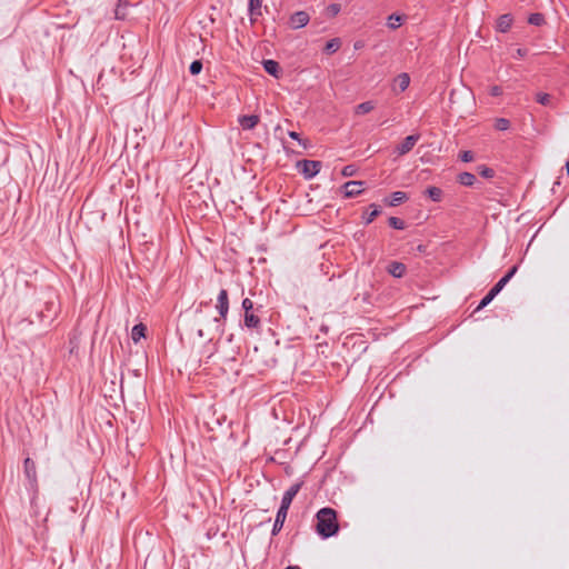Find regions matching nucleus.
Instances as JSON below:
<instances>
[{
	"label": "nucleus",
	"mask_w": 569,
	"mask_h": 569,
	"mask_svg": "<svg viewBox=\"0 0 569 569\" xmlns=\"http://www.w3.org/2000/svg\"><path fill=\"white\" fill-rule=\"evenodd\" d=\"M316 530L322 538H329L335 536L339 530V523L337 520V512L331 508H322L317 515Z\"/></svg>",
	"instance_id": "nucleus-1"
},
{
	"label": "nucleus",
	"mask_w": 569,
	"mask_h": 569,
	"mask_svg": "<svg viewBox=\"0 0 569 569\" xmlns=\"http://www.w3.org/2000/svg\"><path fill=\"white\" fill-rule=\"evenodd\" d=\"M301 488V483H295L292 485L283 495L280 508L278 509L276 520L272 528V536H276L280 532V530L283 527V523L287 519L288 510L290 508V505L293 500V498L297 496Z\"/></svg>",
	"instance_id": "nucleus-2"
},
{
	"label": "nucleus",
	"mask_w": 569,
	"mask_h": 569,
	"mask_svg": "<svg viewBox=\"0 0 569 569\" xmlns=\"http://www.w3.org/2000/svg\"><path fill=\"white\" fill-rule=\"evenodd\" d=\"M261 308L262 306L254 308L252 300H250L249 298H244L242 300V309L244 311L243 325L246 328L251 330L261 329V319L258 315Z\"/></svg>",
	"instance_id": "nucleus-3"
},
{
	"label": "nucleus",
	"mask_w": 569,
	"mask_h": 569,
	"mask_svg": "<svg viewBox=\"0 0 569 569\" xmlns=\"http://www.w3.org/2000/svg\"><path fill=\"white\" fill-rule=\"evenodd\" d=\"M322 167L321 161L317 160H300L297 162V168L305 176L306 179H311L319 173Z\"/></svg>",
	"instance_id": "nucleus-4"
},
{
	"label": "nucleus",
	"mask_w": 569,
	"mask_h": 569,
	"mask_svg": "<svg viewBox=\"0 0 569 569\" xmlns=\"http://www.w3.org/2000/svg\"><path fill=\"white\" fill-rule=\"evenodd\" d=\"M216 309L219 313V317H214L213 322L218 323L220 319L226 320L229 312V296L226 289H221L217 297Z\"/></svg>",
	"instance_id": "nucleus-5"
},
{
	"label": "nucleus",
	"mask_w": 569,
	"mask_h": 569,
	"mask_svg": "<svg viewBox=\"0 0 569 569\" xmlns=\"http://www.w3.org/2000/svg\"><path fill=\"white\" fill-rule=\"evenodd\" d=\"M58 308L53 301H46L44 309H41L38 313V320L44 323H52L53 319L57 317Z\"/></svg>",
	"instance_id": "nucleus-6"
},
{
	"label": "nucleus",
	"mask_w": 569,
	"mask_h": 569,
	"mask_svg": "<svg viewBox=\"0 0 569 569\" xmlns=\"http://www.w3.org/2000/svg\"><path fill=\"white\" fill-rule=\"evenodd\" d=\"M419 139H420L419 133L410 134V136L406 137L403 139V141L396 147L395 152L398 156L407 154L408 152H410L413 149L415 144L419 141Z\"/></svg>",
	"instance_id": "nucleus-7"
},
{
	"label": "nucleus",
	"mask_w": 569,
	"mask_h": 569,
	"mask_svg": "<svg viewBox=\"0 0 569 569\" xmlns=\"http://www.w3.org/2000/svg\"><path fill=\"white\" fill-rule=\"evenodd\" d=\"M363 181H348L343 184V194L346 198H353L362 192Z\"/></svg>",
	"instance_id": "nucleus-8"
},
{
	"label": "nucleus",
	"mask_w": 569,
	"mask_h": 569,
	"mask_svg": "<svg viewBox=\"0 0 569 569\" xmlns=\"http://www.w3.org/2000/svg\"><path fill=\"white\" fill-rule=\"evenodd\" d=\"M310 17L306 11H297L290 17V26L293 29H300L307 26Z\"/></svg>",
	"instance_id": "nucleus-9"
},
{
	"label": "nucleus",
	"mask_w": 569,
	"mask_h": 569,
	"mask_svg": "<svg viewBox=\"0 0 569 569\" xmlns=\"http://www.w3.org/2000/svg\"><path fill=\"white\" fill-rule=\"evenodd\" d=\"M263 69L267 73L274 77L276 79H279L282 74V70L280 64L272 59H267L262 61Z\"/></svg>",
	"instance_id": "nucleus-10"
},
{
	"label": "nucleus",
	"mask_w": 569,
	"mask_h": 569,
	"mask_svg": "<svg viewBox=\"0 0 569 569\" xmlns=\"http://www.w3.org/2000/svg\"><path fill=\"white\" fill-rule=\"evenodd\" d=\"M239 124L243 130H252L260 121V117L258 114H249V116H240Z\"/></svg>",
	"instance_id": "nucleus-11"
},
{
	"label": "nucleus",
	"mask_w": 569,
	"mask_h": 569,
	"mask_svg": "<svg viewBox=\"0 0 569 569\" xmlns=\"http://www.w3.org/2000/svg\"><path fill=\"white\" fill-rule=\"evenodd\" d=\"M262 1L263 0H249L248 11H249L250 20L252 23H254L257 21L258 17H260L262 14V12H261Z\"/></svg>",
	"instance_id": "nucleus-12"
},
{
	"label": "nucleus",
	"mask_w": 569,
	"mask_h": 569,
	"mask_svg": "<svg viewBox=\"0 0 569 569\" xmlns=\"http://www.w3.org/2000/svg\"><path fill=\"white\" fill-rule=\"evenodd\" d=\"M387 271L395 278H401L405 276L407 267L402 262L391 261L387 267Z\"/></svg>",
	"instance_id": "nucleus-13"
},
{
	"label": "nucleus",
	"mask_w": 569,
	"mask_h": 569,
	"mask_svg": "<svg viewBox=\"0 0 569 569\" xmlns=\"http://www.w3.org/2000/svg\"><path fill=\"white\" fill-rule=\"evenodd\" d=\"M512 22H513V19L511 17V14H509V13L502 14L497 20L496 29H497V31L505 33V32L509 31V29L512 26Z\"/></svg>",
	"instance_id": "nucleus-14"
},
{
	"label": "nucleus",
	"mask_w": 569,
	"mask_h": 569,
	"mask_svg": "<svg viewBox=\"0 0 569 569\" xmlns=\"http://www.w3.org/2000/svg\"><path fill=\"white\" fill-rule=\"evenodd\" d=\"M369 209H371L370 212L366 211L362 214L365 224H370L381 213V208L376 203H371Z\"/></svg>",
	"instance_id": "nucleus-15"
},
{
	"label": "nucleus",
	"mask_w": 569,
	"mask_h": 569,
	"mask_svg": "<svg viewBox=\"0 0 569 569\" xmlns=\"http://www.w3.org/2000/svg\"><path fill=\"white\" fill-rule=\"evenodd\" d=\"M408 200V194L403 191H395L390 194V199L387 201L389 207H397Z\"/></svg>",
	"instance_id": "nucleus-16"
},
{
	"label": "nucleus",
	"mask_w": 569,
	"mask_h": 569,
	"mask_svg": "<svg viewBox=\"0 0 569 569\" xmlns=\"http://www.w3.org/2000/svg\"><path fill=\"white\" fill-rule=\"evenodd\" d=\"M24 473L28 478L31 488L36 491L37 490V470L36 465H24Z\"/></svg>",
	"instance_id": "nucleus-17"
},
{
	"label": "nucleus",
	"mask_w": 569,
	"mask_h": 569,
	"mask_svg": "<svg viewBox=\"0 0 569 569\" xmlns=\"http://www.w3.org/2000/svg\"><path fill=\"white\" fill-rule=\"evenodd\" d=\"M425 194L428 196L433 202H440L443 198V191L438 187H428L425 190Z\"/></svg>",
	"instance_id": "nucleus-18"
},
{
	"label": "nucleus",
	"mask_w": 569,
	"mask_h": 569,
	"mask_svg": "<svg viewBox=\"0 0 569 569\" xmlns=\"http://www.w3.org/2000/svg\"><path fill=\"white\" fill-rule=\"evenodd\" d=\"M308 451H309V443H308L307 441H305V442H302V443L299 446V448H298V450H297V455L299 456V458H300V459H309V458L306 456V453H307ZM323 453H325V452H323V451H321V455L316 456V457H312L311 459H313V460H315V462H318V461L322 458Z\"/></svg>",
	"instance_id": "nucleus-19"
},
{
	"label": "nucleus",
	"mask_w": 569,
	"mask_h": 569,
	"mask_svg": "<svg viewBox=\"0 0 569 569\" xmlns=\"http://www.w3.org/2000/svg\"><path fill=\"white\" fill-rule=\"evenodd\" d=\"M457 181L465 187H471L476 181V176L470 172H461L458 174Z\"/></svg>",
	"instance_id": "nucleus-20"
},
{
	"label": "nucleus",
	"mask_w": 569,
	"mask_h": 569,
	"mask_svg": "<svg viewBox=\"0 0 569 569\" xmlns=\"http://www.w3.org/2000/svg\"><path fill=\"white\" fill-rule=\"evenodd\" d=\"M147 327L143 323L134 325L131 331V338L134 342H138L146 336Z\"/></svg>",
	"instance_id": "nucleus-21"
},
{
	"label": "nucleus",
	"mask_w": 569,
	"mask_h": 569,
	"mask_svg": "<svg viewBox=\"0 0 569 569\" xmlns=\"http://www.w3.org/2000/svg\"><path fill=\"white\" fill-rule=\"evenodd\" d=\"M403 16H400V14H397V13H392L388 17V27L392 30H396L398 29L402 21H403Z\"/></svg>",
	"instance_id": "nucleus-22"
},
{
	"label": "nucleus",
	"mask_w": 569,
	"mask_h": 569,
	"mask_svg": "<svg viewBox=\"0 0 569 569\" xmlns=\"http://www.w3.org/2000/svg\"><path fill=\"white\" fill-rule=\"evenodd\" d=\"M340 46H341L340 39L333 38L326 43L325 52L328 54H332L339 50Z\"/></svg>",
	"instance_id": "nucleus-23"
},
{
	"label": "nucleus",
	"mask_w": 569,
	"mask_h": 569,
	"mask_svg": "<svg viewBox=\"0 0 569 569\" xmlns=\"http://www.w3.org/2000/svg\"><path fill=\"white\" fill-rule=\"evenodd\" d=\"M127 7H128V0H118L117 7L114 10L116 19H124Z\"/></svg>",
	"instance_id": "nucleus-24"
},
{
	"label": "nucleus",
	"mask_w": 569,
	"mask_h": 569,
	"mask_svg": "<svg viewBox=\"0 0 569 569\" xmlns=\"http://www.w3.org/2000/svg\"><path fill=\"white\" fill-rule=\"evenodd\" d=\"M536 101L546 107H552V97L546 92H538L536 94Z\"/></svg>",
	"instance_id": "nucleus-25"
},
{
	"label": "nucleus",
	"mask_w": 569,
	"mask_h": 569,
	"mask_svg": "<svg viewBox=\"0 0 569 569\" xmlns=\"http://www.w3.org/2000/svg\"><path fill=\"white\" fill-rule=\"evenodd\" d=\"M375 109V104L371 101L361 102L356 107L357 114H366Z\"/></svg>",
	"instance_id": "nucleus-26"
},
{
	"label": "nucleus",
	"mask_w": 569,
	"mask_h": 569,
	"mask_svg": "<svg viewBox=\"0 0 569 569\" xmlns=\"http://www.w3.org/2000/svg\"><path fill=\"white\" fill-rule=\"evenodd\" d=\"M396 82H397L400 91H405L409 87L410 77L408 76V73H400L397 77Z\"/></svg>",
	"instance_id": "nucleus-27"
},
{
	"label": "nucleus",
	"mask_w": 569,
	"mask_h": 569,
	"mask_svg": "<svg viewBox=\"0 0 569 569\" xmlns=\"http://www.w3.org/2000/svg\"><path fill=\"white\" fill-rule=\"evenodd\" d=\"M528 22L532 26H542L545 23V16L539 12L531 13L528 18Z\"/></svg>",
	"instance_id": "nucleus-28"
},
{
	"label": "nucleus",
	"mask_w": 569,
	"mask_h": 569,
	"mask_svg": "<svg viewBox=\"0 0 569 569\" xmlns=\"http://www.w3.org/2000/svg\"><path fill=\"white\" fill-rule=\"evenodd\" d=\"M388 223L391 228L397 229V230H403L406 228L405 221L397 217H390L388 219Z\"/></svg>",
	"instance_id": "nucleus-29"
},
{
	"label": "nucleus",
	"mask_w": 569,
	"mask_h": 569,
	"mask_svg": "<svg viewBox=\"0 0 569 569\" xmlns=\"http://www.w3.org/2000/svg\"><path fill=\"white\" fill-rule=\"evenodd\" d=\"M495 128L499 131H506L510 128V121L506 118H498L495 121Z\"/></svg>",
	"instance_id": "nucleus-30"
},
{
	"label": "nucleus",
	"mask_w": 569,
	"mask_h": 569,
	"mask_svg": "<svg viewBox=\"0 0 569 569\" xmlns=\"http://www.w3.org/2000/svg\"><path fill=\"white\" fill-rule=\"evenodd\" d=\"M208 303L207 302H200L196 309H194V318H196V322L201 325L202 323V318H203V307H207Z\"/></svg>",
	"instance_id": "nucleus-31"
},
{
	"label": "nucleus",
	"mask_w": 569,
	"mask_h": 569,
	"mask_svg": "<svg viewBox=\"0 0 569 569\" xmlns=\"http://www.w3.org/2000/svg\"><path fill=\"white\" fill-rule=\"evenodd\" d=\"M478 173L486 179H490V178L495 177V170L487 166H479Z\"/></svg>",
	"instance_id": "nucleus-32"
},
{
	"label": "nucleus",
	"mask_w": 569,
	"mask_h": 569,
	"mask_svg": "<svg viewBox=\"0 0 569 569\" xmlns=\"http://www.w3.org/2000/svg\"><path fill=\"white\" fill-rule=\"evenodd\" d=\"M202 61L201 60H194L191 62L190 67H189V71L192 76H197L201 72L202 70Z\"/></svg>",
	"instance_id": "nucleus-33"
},
{
	"label": "nucleus",
	"mask_w": 569,
	"mask_h": 569,
	"mask_svg": "<svg viewBox=\"0 0 569 569\" xmlns=\"http://www.w3.org/2000/svg\"><path fill=\"white\" fill-rule=\"evenodd\" d=\"M495 297L496 296L492 295L491 291L489 290V292L481 299V301L476 310H480V309H483L485 307H487L495 299Z\"/></svg>",
	"instance_id": "nucleus-34"
},
{
	"label": "nucleus",
	"mask_w": 569,
	"mask_h": 569,
	"mask_svg": "<svg viewBox=\"0 0 569 569\" xmlns=\"http://www.w3.org/2000/svg\"><path fill=\"white\" fill-rule=\"evenodd\" d=\"M341 10V6L339 3H331L327 7V14L329 17H336Z\"/></svg>",
	"instance_id": "nucleus-35"
},
{
	"label": "nucleus",
	"mask_w": 569,
	"mask_h": 569,
	"mask_svg": "<svg viewBox=\"0 0 569 569\" xmlns=\"http://www.w3.org/2000/svg\"><path fill=\"white\" fill-rule=\"evenodd\" d=\"M507 279L501 278L491 289V293L497 296L507 284Z\"/></svg>",
	"instance_id": "nucleus-36"
},
{
	"label": "nucleus",
	"mask_w": 569,
	"mask_h": 569,
	"mask_svg": "<svg viewBox=\"0 0 569 569\" xmlns=\"http://www.w3.org/2000/svg\"><path fill=\"white\" fill-rule=\"evenodd\" d=\"M459 158L461 161L463 162H470L475 159V156H473V152L470 151V150H466V151H462L460 154H459Z\"/></svg>",
	"instance_id": "nucleus-37"
},
{
	"label": "nucleus",
	"mask_w": 569,
	"mask_h": 569,
	"mask_svg": "<svg viewBox=\"0 0 569 569\" xmlns=\"http://www.w3.org/2000/svg\"><path fill=\"white\" fill-rule=\"evenodd\" d=\"M288 134H289V137H290L291 139L297 140L300 144H302V146H303V148H307V147H308V142H307V140H302V139L300 138V136H299V133H298V132H296V131H289V132H288Z\"/></svg>",
	"instance_id": "nucleus-38"
},
{
	"label": "nucleus",
	"mask_w": 569,
	"mask_h": 569,
	"mask_svg": "<svg viewBox=\"0 0 569 569\" xmlns=\"http://www.w3.org/2000/svg\"><path fill=\"white\" fill-rule=\"evenodd\" d=\"M355 171H356V170H355L353 166H346V167L342 169V172H341V173H342V176H345V177H350V176H352V174L355 173Z\"/></svg>",
	"instance_id": "nucleus-39"
},
{
	"label": "nucleus",
	"mask_w": 569,
	"mask_h": 569,
	"mask_svg": "<svg viewBox=\"0 0 569 569\" xmlns=\"http://www.w3.org/2000/svg\"><path fill=\"white\" fill-rule=\"evenodd\" d=\"M517 270H518V267L513 266L502 278L507 279V282H509L510 279L516 274Z\"/></svg>",
	"instance_id": "nucleus-40"
},
{
	"label": "nucleus",
	"mask_w": 569,
	"mask_h": 569,
	"mask_svg": "<svg viewBox=\"0 0 569 569\" xmlns=\"http://www.w3.org/2000/svg\"><path fill=\"white\" fill-rule=\"evenodd\" d=\"M501 93H502V89H501L500 87H498V86H493V87L491 88V90H490V94H491L492 97H498V96H500Z\"/></svg>",
	"instance_id": "nucleus-41"
},
{
	"label": "nucleus",
	"mask_w": 569,
	"mask_h": 569,
	"mask_svg": "<svg viewBox=\"0 0 569 569\" xmlns=\"http://www.w3.org/2000/svg\"><path fill=\"white\" fill-rule=\"evenodd\" d=\"M527 53H528V50H527V49H525V48H519V49H517V51H516V56H515V57H516V58H523L525 56H527Z\"/></svg>",
	"instance_id": "nucleus-42"
},
{
	"label": "nucleus",
	"mask_w": 569,
	"mask_h": 569,
	"mask_svg": "<svg viewBox=\"0 0 569 569\" xmlns=\"http://www.w3.org/2000/svg\"><path fill=\"white\" fill-rule=\"evenodd\" d=\"M197 335L200 337V338H203L204 337V332L201 328L198 329L197 331Z\"/></svg>",
	"instance_id": "nucleus-43"
},
{
	"label": "nucleus",
	"mask_w": 569,
	"mask_h": 569,
	"mask_svg": "<svg viewBox=\"0 0 569 569\" xmlns=\"http://www.w3.org/2000/svg\"><path fill=\"white\" fill-rule=\"evenodd\" d=\"M284 569H300V567H298V566H288V567H287V568H284Z\"/></svg>",
	"instance_id": "nucleus-44"
},
{
	"label": "nucleus",
	"mask_w": 569,
	"mask_h": 569,
	"mask_svg": "<svg viewBox=\"0 0 569 569\" xmlns=\"http://www.w3.org/2000/svg\"><path fill=\"white\" fill-rule=\"evenodd\" d=\"M565 168H566L567 173L569 174V160L566 162Z\"/></svg>",
	"instance_id": "nucleus-45"
},
{
	"label": "nucleus",
	"mask_w": 569,
	"mask_h": 569,
	"mask_svg": "<svg viewBox=\"0 0 569 569\" xmlns=\"http://www.w3.org/2000/svg\"><path fill=\"white\" fill-rule=\"evenodd\" d=\"M267 462H276V459H274L273 457H269V458L267 459Z\"/></svg>",
	"instance_id": "nucleus-46"
},
{
	"label": "nucleus",
	"mask_w": 569,
	"mask_h": 569,
	"mask_svg": "<svg viewBox=\"0 0 569 569\" xmlns=\"http://www.w3.org/2000/svg\"><path fill=\"white\" fill-rule=\"evenodd\" d=\"M23 462L28 463V462H31V460H30V458H26Z\"/></svg>",
	"instance_id": "nucleus-47"
},
{
	"label": "nucleus",
	"mask_w": 569,
	"mask_h": 569,
	"mask_svg": "<svg viewBox=\"0 0 569 569\" xmlns=\"http://www.w3.org/2000/svg\"><path fill=\"white\" fill-rule=\"evenodd\" d=\"M218 329L220 330V333L222 335L223 333V328H220V326H218Z\"/></svg>",
	"instance_id": "nucleus-48"
},
{
	"label": "nucleus",
	"mask_w": 569,
	"mask_h": 569,
	"mask_svg": "<svg viewBox=\"0 0 569 569\" xmlns=\"http://www.w3.org/2000/svg\"><path fill=\"white\" fill-rule=\"evenodd\" d=\"M232 337H233V335H230L228 338V341H232Z\"/></svg>",
	"instance_id": "nucleus-49"
}]
</instances>
